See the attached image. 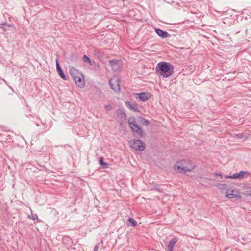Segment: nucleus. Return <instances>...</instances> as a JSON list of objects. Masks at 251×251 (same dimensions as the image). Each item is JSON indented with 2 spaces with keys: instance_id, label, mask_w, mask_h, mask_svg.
Masks as SVG:
<instances>
[{
  "instance_id": "nucleus-29",
  "label": "nucleus",
  "mask_w": 251,
  "mask_h": 251,
  "mask_svg": "<svg viewBox=\"0 0 251 251\" xmlns=\"http://www.w3.org/2000/svg\"><path fill=\"white\" fill-rule=\"evenodd\" d=\"M246 194L247 196H251V190H249L246 192Z\"/></svg>"
},
{
  "instance_id": "nucleus-7",
  "label": "nucleus",
  "mask_w": 251,
  "mask_h": 251,
  "mask_svg": "<svg viewBox=\"0 0 251 251\" xmlns=\"http://www.w3.org/2000/svg\"><path fill=\"white\" fill-rule=\"evenodd\" d=\"M116 113L117 114V117L118 118V122L121 126L123 125L124 122L126 119V115L125 112L121 109H118L116 111Z\"/></svg>"
},
{
  "instance_id": "nucleus-23",
  "label": "nucleus",
  "mask_w": 251,
  "mask_h": 251,
  "mask_svg": "<svg viewBox=\"0 0 251 251\" xmlns=\"http://www.w3.org/2000/svg\"><path fill=\"white\" fill-rule=\"evenodd\" d=\"M216 186L220 190L226 189L227 187V185L226 184L218 183L216 185Z\"/></svg>"
},
{
  "instance_id": "nucleus-9",
  "label": "nucleus",
  "mask_w": 251,
  "mask_h": 251,
  "mask_svg": "<svg viewBox=\"0 0 251 251\" xmlns=\"http://www.w3.org/2000/svg\"><path fill=\"white\" fill-rule=\"evenodd\" d=\"M229 191V189H226V197L228 199H231L233 198H235L237 200H241V196L240 195V193L239 191H236L235 193H229L228 191Z\"/></svg>"
},
{
  "instance_id": "nucleus-16",
  "label": "nucleus",
  "mask_w": 251,
  "mask_h": 251,
  "mask_svg": "<svg viewBox=\"0 0 251 251\" xmlns=\"http://www.w3.org/2000/svg\"><path fill=\"white\" fill-rule=\"evenodd\" d=\"M127 222H128V225L130 226H132L133 227H136L137 226V222L132 218H129L127 219Z\"/></svg>"
},
{
  "instance_id": "nucleus-15",
  "label": "nucleus",
  "mask_w": 251,
  "mask_h": 251,
  "mask_svg": "<svg viewBox=\"0 0 251 251\" xmlns=\"http://www.w3.org/2000/svg\"><path fill=\"white\" fill-rule=\"evenodd\" d=\"M1 25L2 26H1L0 27L4 31H6L7 30V27H11L15 25H14L8 24L6 22L2 23Z\"/></svg>"
},
{
  "instance_id": "nucleus-24",
  "label": "nucleus",
  "mask_w": 251,
  "mask_h": 251,
  "mask_svg": "<svg viewBox=\"0 0 251 251\" xmlns=\"http://www.w3.org/2000/svg\"><path fill=\"white\" fill-rule=\"evenodd\" d=\"M28 218L33 220L38 219V216L37 215V214L32 215L31 216L28 215Z\"/></svg>"
},
{
  "instance_id": "nucleus-13",
  "label": "nucleus",
  "mask_w": 251,
  "mask_h": 251,
  "mask_svg": "<svg viewBox=\"0 0 251 251\" xmlns=\"http://www.w3.org/2000/svg\"><path fill=\"white\" fill-rule=\"evenodd\" d=\"M154 30L155 33L162 38L164 39L170 36V35L167 31L160 28H155Z\"/></svg>"
},
{
  "instance_id": "nucleus-5",
  "label": "nucleus",
  "mask_w": 251,
  "mask_h": 251,
  "mask_svg": "<svg viewBox=\"0 0 251 251\" xmlns=\"http://www.w3.org/2000/svg\"><path fill=\"white\" fill-rule=\"evenodd\" d=\"M250 175V173L248 171H241L239 173H234L232 175L226 176V178H231L234 179L241 180L244 178H247Z\"/></svg>"
},
{
  "instance_id": "nucleus-22",
  "label": "nucleus",
  "mask_w": 251,
  "mask_h": 251,
  "mask_svg": "<svg viewBox=\"0 0 251 251\" xmlns=\"http://www.w3.org/2000/svg\"><path fill=\"white\" fill-rule=\"evenodd\" d=\"M94 54L95 56L100 60L101 59V58H103L104 55V54L100 51H95Z\"/></svg>"
},
{
  "instance_id": "nucleus-10",
  "label": "nucleus",
  "mask_w": 251,
  "mask_h": 251,
  "mask_svg": "<svg viewBox=\"0 0 251 251\" xmlns=\"http://www.w3.org/2000/svg\"><path fill=\"white\" fill-rule=\"evenodd\" d=\"M69 73L70 74L71 76L73 77V79H75L77 76H81L82 74L81 72L79 71L78 70L73 67H71L70 68Z\"/></svg>"
},
{
  "instance_id": "nucleus-4",
  "label": "nucleus",
  "mask_w": 251,
  "mask_h": 251,
  "mask_svg": "<svg viewBox=\"0 0 251 251\" xmlns=\"http://www.w3.org/2000/svg\"><path fill=\"white\" fill-rule=\"evenodd\" d=\"M129 143L130 147L136 151H142L145 149V143L140 139H132Z\"/></svg>"
},
{
  "instance_id": "nucleus-17",
  "label": "nucleus",
  "mask_w": 251,
  "mask_h": 251,
  "mask_svg": "<svg viewBox=\"0 0 251 251\" xmlns=\"http://www.w3.org/2000/svg\"><path fill=\"white\" fill-rule=\"evenodd\" d=\"M100 165L103 168L106 169L108 166V164L103 161V158L100 157L99 160Z\"/></svg>"
},
{
  "instance_id": "nucleus-18",
  "label": "nucleus",
  "mask_w": 251,
  "mask_h": 251,
  "mask_svg": "<svg viewBox=\"0 0 251 251\" xmlns=\"http://www.w3.org/2000/svg\"><path fill=\"white\" fill-rule=\"evenodd\" d=\"M57 72H58L60 77L62 79H63L64 80H66L67 79L66 76L65 74H64V73L61 68L57 69Z\"/></svg>"
},
{
  "instance_id": "nucleus-3",
  "label": "nucleus",
  "mask_w": 251,
  "mask_h": 251,
  "mask_svg": "<svg viewBox=\"0 0 251 251\" xmlns=\"http://www.w3.org/2000/svg\"><path fill=\"white\" fill-rule=\"evenodd\" d=\"M194 168V165L193 163L190 162V160L185 159L177 161L176 164L174 166V169L179 173L191 172Z\"/></svg>"
},
{
  "instance_id": "nucleus-12",
  "label": "nucleus",
  "mask_w": 251,
  "mask_h": 251,
  "mask_svg": "<svg viewBox=\"0 0 251 251\" xmlns=\"http://www.w3.org/2000/svg\"><path fill=\"white\" fill-rule=\"evenodd\" d=\"M125 105L127 106V107L131 110H132L136 112H139L140 110L137 106V104L131 101H126L125 102Z\"/></svg>"
},
{
  "instance_id": "nucleus-8",
  "label": "nucleus",
  "mask_w": 251,
  "mask_h": 251,
  "mask_svg": "<svg viewBox=\"0 0 251 251\" xmlns=\"http://www.w3.org/2000/svg\"><path fill=\"white\" fill-rule=\"evenodd\" d=\"M134 95L136 96V98H139V99L141 101H145L148 99H149L151 96V94L148 92H143L139 93H135Z\"/></svg>"
},
{
  "instance_id": "nucleus-6",
  "label": "nucleus",
  "mask_w": 251,
  "mask_h": 251,
  "mask_svg": "<svg viewBox=\"0 0 251 251\" xmlns=\"http://www.w3.org/2000/svg\"><path fill=\"white\" fill-rule=\"evenodd\" d=\"M109 84L110 88L116 93H119L120 92V80L118 78L116 77L111 78L109 80Z\"/></svg>"
},
{
  "instance_id": "nucleus-14",
  "label": "nucleus",
  "mask_w": 251,
  "mask_h": 251,
  "mask_svg": "<svg viewBox=\"0 0 251 251\" xmlns=\"http://www.w3.org/2000/svg\"><path fill=\"white\" fill-rule=\"evenodd\" d=\"M109 64L111 67L112 70L114 71H116L118 70V67L119 66V61L115 59L110 60L108 61Z\"/></svg>"
},
{
  "instance_id": "nucleus-1",
  "label": "nucleus",
  "mask_w": 251,
  "mask_h": 251,
  "mask_svg": "<svg viewBox=\"0 0 251 251\" xmlns=\"http://www.w3.org/2000/svg\"><path fill=\"white\" fill-rule=\"evenodd\" d=\"M155 72L158 76L160 75L164 78H168L174 74V67L169 63L160 62L156 65Z\"/></svg>"
},
{
  "instance_id": "nucleus-20",
  "label": "nucleus",
  "mask_w": 251,
  "mask_h": 251,
  "mask_svg": "<svg viewBox=\"0 0 251 251\" xmlns=\"http://www.w3.org/2000/svg\"><path fill=\"white\" fill-rule=\"evenodd\" d=\"M82 59L84 62H87L90 65H93L95 63L94 62H92L90 58L86 55H83Z\"/></svg>"
},
{
  "instance_id": "nucleus-31",
  "label": "nucleus",
  "mask_w": 251,
  "mask_h": 251,
  "mask_svg": "<svg viewBox=\"0 0 251 251\" xmlns=\"http://www.w3.org/2000/svg\"><path fill=\"white\" fill-rule=\"evenodd\" d=\"M215 176H220V177H221V178H222V174H220V173H216L215 174Z\"/></svg>"
},
{
  "instance_id": "nucleus-25",
  "label": "nucleus",
  "mask_w": 251,
  "mask_h": 251,
  "mask_svg": "<svg viewBox=\"0 0 251 251\" xmlns=\"http://www.w3.org/2000/svg\"><path fill=\"white\" fill-rule=\"evenodd\" d=\"M235 137L238 139H243L244 137L243 133L236 134Z\"/></svg>"
},
{
  "instance_id": "nucleus-11",
  "label": "nucleus",
  "mask_w": 251,
  "mask_h": 251,
  "mask_svg": "<svg viewBox=\"0 0 251 251\" xmlns=\"http://www.w3.org/2000/svg\"><path fill=\"white\" fill-rule=\"evenodd\" d=\"M75 84L79 87L82 88L85 86L84 76L83 74L81 76H77L74 79Z\"/></svg>"
},
{
  "instance_id": "nucleus-2",
  "label": "nucleus",
  "mask_w": 251,
  "mask_h": 251,
  "mask_svg": "<svg viewBox=\"0 0 251 251\" xmlns=\"http://www.w3.org/2000/svg\"><path fill=\"white\" fill-rule=\"evenodd\" d=\"M129 126L133 136L137 139H141L145 137V133L143 129L136 123L134 117H129L128 120Z\"/></svg>"
},
{
  "instance_id": "nucleus-32",
  "label": "nucleus",
  "mask_w": 251,
  "mask_h": 251,
  "mask_svg": "<svg viewBox=\"0 0 251 251\" xmlns=\"http://www.w3.org/2000/svg\"><path fill=\"white\" fill-rule=\"evenodd\" d=\"M98 249V245H96L94 249V251H97Z\"/></svg>"
},
{
  "instance_id": "nucleus-26",
  "label": "nucleus",
  "mask_w": 251,
  "mask_h": 251,
  "mask_svg": "<svg viewBox=\"0 0 251 251\" xmlns=\"http://www.w3.org/2000/svg\"><path fill=\"white\" fill-rule=\"evenodd\" d=\"M104 108L105 109L108 111L111 110L112 109V107L110 104L105 105Z\"/></svg>"
},
{
  "instance_id": "nucleus-30",
  "label": "nucleus",
  "mask_w": 251,
  "mask_h": 251,
  "mask_svg": "<svg viewBox=\"0 0 251 251\" xmlns=\"http://www.w3.org/2000/svg\"><path fill=\"white\" fill-rule=\"evenodd\" d=\"M173 246L170 247L169 245H168V248L169 251H173Z\"/></svg>"
},
{
  "instance_id": "nucleus-21",
  "label": "nucleus",
  "mask_w": 251,
  "mask_h": 251,
  "mask_svg": "<svg viewBox=\"0 0 251 251\" xmlns=\"http://www.w3.org/2000/svg\"><path fill=\"white\" fill-rule=\"evenodd\" d=\"M178 238L176 237H175L173 239L169 241V243L168 245H169L170 247H174L175 244L177 242Z\"/></svg>"
},
{
  "instance_id": "nucleus-19",
  "label": "nucleus",
  "mask_w": 251,
  "mask_h": 251,
  "mask_svg": "<svg viewBox=\"0 0 251 251\" xmlns=\"http://www.w3.org/2000/svg\"><path fill=\"white\" fill-rule=\"evenodd\" d=\"M138 121L141 124L145 125L146 126H148L150 124V122L148 120L145 119L142 117H139L138 118Z\"/></svg>"
},
{
  "instance_id": "nucleus-28",
  "label": "nucleus",
  "mask_w": 251,
  "mask_h": 251,
  "mask_svg": "<svg viewBox=\"0 0 251 251\" xmlns=\"http://www.w3.org/2000/svg\"><path fill=\"white\" fill-rule=\"evenodd\" d=\"M236 191H237V190H235V189L230 190L229 189V191H228V193H236Z\"/></svg>"
},
{
  "instance_id": "nucleus-27",
  "label": "nucleus",
  "mask_w": 251,
  "mask_h": 251,
  "mask_svg": "<svg viewBox=\"0 0 251 251\" xmlns=\"http://www.w3.org/2000/svg\"><path fill=\"white\" fill-rule=\"evenodd\" d=\"M56 69H58L59 68H61V67L59 65V62H58V60L57 59H56Z\"/></svg>"
}]
</instances>
